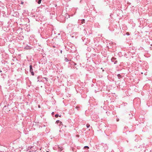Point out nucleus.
<instances>
[{
	"mask_svg": "<svg viewBox=\"0 0 152 152\" xmlns=\"http://www.w3.org/2000/svg\"><path fill=\"white\" fill-rule=\"evenodd\" d=\"M56 123L57 124H59V125H63L62 122L59 120L57 121L56 122Z\"/></svg>",
	"mask_w": 152,
	"mask_h": 152,
	"instance_id": "nucleus-1",
	"label": "nucleus"
},
{
	"mask_svg": "<svg viewBox=\"0 0 152 152\" xmlns=\"http://www.w3.org/2000/svg\"><path fill=\"white\" fill-rule=\"evenodd\" d=\"M30 72L33 71V69L32 68V66L31 65L30 66Z\"/></svg>",
	"mask_w": 152,
	"mask_h": 152,
	"instance_id": "nucleus-2",
	"label": "nucleus"
},
{
	"mask_svg": "<svg viewBox=\"0 0 152 152\" xmlns=\"http://www.w3.org/2000/svg\"><path fill=\"white\" fill-rule=\"evenodd\" d=\"M59 148L60 149V151H61L63 149V148L62 147H59Z\"/></svg>",
	"mask_w": 152,
	"mask_h": 152,
	"instance_id": "nucleus-3",
	"label": "nucleus"
},
{
	"mask_svg": "<svg viewBox=\"0 0 152 152\" xmlns=\"http://www.w3.org/2000/svg\"><path fill=\"white\" fill-rule=\"evenodd\" d=\"M42 0H39V1L38 2V4H40L41 3Z\"/></svg>",
	"mask_w": 152,
	"mask_h": 152,
	"instance_id": "nucleus-4",
	"label": "nucleus"
},
{
	"mask_svg": "<svg viewBox=\"0 0 152 152\" xmlns=\"http://www.w3.org/2000/svg\"><path fill=\"white\" fill-rule=\"evenodd\" d=\"M84 148H87L88 149L89 148V147L88 146H85L84 147Z\"/></svg>",
	"mask_w": 152,
	"mask_h": 152,
	"instance_id": "nucleus-5",
	"label": "nucleus"
},
{
	"mask_svg": "<svg viewBox=\"0 0 152 152\" xmlns=\"http://www.w3.org/2000/svg\"><path fill=\"white\" fill-rule=\"evenodd\" d=\"M90 126V125L89 124H87L86 125V126L87 128L89 127Z\"/></svg>",
	"mask_w": 152,
	"mask_h": 152,
	"instance_id": "nucleus-6",
	"label": "nucleus"
},
{
	"mask_svg": "<svg viewBox=\"0 0 152 152\" xmlns=\"http://www.w3.org/2000/svg\"><path fill=\"white\" fill-rule=\"evenodd\" d=\"M84 22H85V20H84L83 19L82 20L81 23H83Z\"/></svg>",
	"mask_w": 152,
	"mask_h": 152,
	"instance_id": "nucleus-7",
	"label": "nucleus"
},
{
	"mask_svg": "<svg viewBox=\"0 0 152 152\" xmlns=\"http://www.w3.org/2000/svg\"><path fill=\"white\" fill-rule=\"evenodd\" d=\"M31 72V75H34V72H33V71H31V72Z\"/></svg>",
	"mask_w": 152,
	"mask_h": 152,
	"instance_id": "nucleus-8",
	"label": "nucleus"
},
{
	"mask_svg": "<svg viewBox=\"0 0 152 152\" xmlns=\"http://www.w3.org/2000/svg\"><path fill=\"white\" fill-rule=\"evenodd\" d=\"M58 116V114H56L55 115V116L56 118H57Z\"/></svg>",
	"mask_w": 152,
	"mask_h": 152,
	"instance_id": "nucleus-9",
	"label": "nucleus"
},
{
	"mask_svg": "<svg viewBox=\"0 0 152 152\" xmlns=\"http://www.w3.org/2000/svg\"><path fill=\"white\" fill-rule=\"evenodd\" d=\"M65 61H66H66H68V59H67V58H65Z\"/></svg>",
	"mask_w": 152,
	"mask_h": 152,
	"instance_id": "nucleus-10",
	"label": "nucleus"
},
{
	"mask_svg": "<svg viewBox=\"0 0 152 152\" xmlns=\"http://www.w3.org/2000/svg\"><path fill=\"white\" fill-rule=\"evenodd\" d=\"M118 77H121V75L120 74H118Z\"/></svg>",
	"mask_w": 152,
	"mask_h": 152,
	"instance_id": "nucleus-11",
	"label": "nucleus"
},
{
	"mask_svg": "<svg viewBox=\"0 0 152 152\" xmlns=\"http://www.w3.org/2000/svg\"><path fill=\"white\" fill-rule=\"evenodd\" d=\"M126 34L127 35H129V33L128 32L126 33Z\"/></svg>",
	"mask_w": 152,
	"mask_h": 152,
	"instance_id": "nucleus-12",
	"label": "nucleus"
},
{
	"mask_svg": "<svg viewBox=\"0 0 152 152\" xmlns=\"http://www.w3.org/2000/svg\"><path fill=\"white\" fill-rule=\"evenodd\" d=\"M52 114L53 115L54 114V112H53V113H52Z\"/></svg>",
	"mask_w": 152,
	"mask_h": 152,
	"instance_id": "nucleus-13",
	"label": "nucleus"
},
{
	"mask_svg": "<svg viewBox=\"0 0 152 152\" xmlns=\"http://www.w3.org/2000/svg\"><path fill=\"white\" fill-rule=\"evenodd\" d=\"M78 108V107H76V108Z\"/></svg>",
	"mask_w": 152,
	"mask_h": 152,
	"instance_id": "nucleus-14",
	"label": "nucleus"
},
{
	"mask_svg": "<svg viewBox=\"0 0 152 152\" xmlns=\"http://www.w3.org/2000/svg\"><path fill=\"white\" fill-rule=\"evenodd\" d=\"M77 137H79V135H77Z\"/></svg>",
	"mask_w": 152,
	"mask_h": 152,
	"instance_id": "nucleus-15",
	"label": "nucleus"
},
{
	"mask_svg": "<svg viewBox=\"0 0 152 152\" xmlns=\"http://www.w3.org/2000/svg\"><path fill=\"white\" fill-rule=\"evenodd\" d=\"M0 72H1V71H0Z\"/></svg>",
	"mask_w": 152,
	"mask_h": 152,
	"instance_id": "nucleus-16",
	"label": "nucleus"
},
{
	"mask_svg": "<svg viewBox=\"0 0 152 152\" xmlns=\"http://www.w3.org/2000/svg\"><path fill=\"white\" fill-rule=\"evenodd\" d=\"M46 152H49V151H47Z\"/></svg>",
	"mask_w": 152,
	"mask_h": 152,
	"instance_id": "nucleus-17",
	"label": "nucleus"
}]
</instances>
